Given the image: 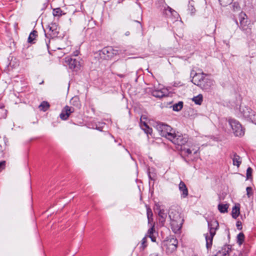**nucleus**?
<instances>
[{"instance_id":"nucleus-39","label":"nucleus","mask_w":256,"mask_h":256,"mask_svg":"<svg viewBox=\"0 0 256 256\" xmlns=\"http://www.w3.org/2000/svg\"><path fill=\"white\" fill-rule=\"evenodd\" d=\"M148 224L150 226V228H154V224L153 221V218H148Z\"/></svg>"},{"instance_id":"nucleus-23","label":"nucleus","mask_w":256,"mask_h":256,"mask_svg":"<svg viewBox=\"0 0 256 256\" xmlns=\"http://www.w3.org/2000/svg\"><path fill=\"white\" fill-rule=\"evenodd\" d=\"M240 26L241 29L244 31H247V32L251 33V28H248L249 30L248 31V21L247 20H240Z\"/></svg>"},{"instance_id":"nucleus-12","label":"nucleus","mask_w":256,"mask_h":256,"mask_svg":"<svg viewBox=\"0 0 256 256\" xmlns=\"http://www.w3.org/2000/svg\"><path fill=\"white\" fill-rule=\"evenodd\" d=\"M74 111L75 109L74 107L66 106L62 110L60 116L62 120H66L68 118L70 114L74 112Z\"/></svg>"},{"instance_id":"nucleus-4","label":"nucleus","mask_w":256,"mask_h":256,"mask_svg":"<svg viewBox=\"0 0 256 256\" xmlns=\"http://www.w3.org/2000/svg\"><path fill=\"white\" fill-rule=\"evenodd\" d=\"M65 62L68 65L69 68L74 72L80 70L82 66V60L80 58L67 57L65 58Z\"/></svg>"},{"instance_id":"nucleus-25","label":"nucleus","mask_w":256,"mask_h":256,"mask_svg":"<svg viewBox=\"0 0 256 256\" xmlns=\"http://www.w3.org/2000/svg\"><path fill=\"white\" fill-rule=\"evenodd\" d=\"M192 100L196 104L200 105L203 100V96L202 94H199L198 95L194 96L192 98Z\"/></svg>"},{"instance_id":"nucleus-27","label":"nucleus","mask_w":256,"mask_h":256,"mask_svg":"<svg viewBox=\"0 0 256 256\" xmlns=\"http://www.w3.org/2000/svg\"><path fill=\"white\" fill-rule=\"evenodd\" d=\"M158 214L159 217L160 218L162 222H164L166 218V214L164 209H161L160 208H158Z\"/></svg>"},{"instance_id":"nucleus-1","label":"nucleus","mask_w":256,"mask_h":256,"mask_svg":"<svg viewBox=\"0 0 256 256\" xmlns=\"http://www.w3.org/2000/svg\"><path fill=\"white\" fill-rule=\"evenodd\" d=\"M209 234H206V246L208 249L210 248L212 244L213 238L216 234V231L219 228V224L216 220L208 222Z\"/></svg>"},{"instance_id":"nucleus-24","label":"nucleus","mask_w":256,"mask_h":256,"mask_svg":"<svg viewBox=\"0 0 256 256\" xmlns=\"http://www.w3.org/2000/svg\"><path fill=\"white\" fill-rule=\"evenodd\" d=\"M52 14L54 16L60 18V16L64 15L65 12H63L60 8L53 9Z\"/></svg>"},{"instance_id":"nucleus-41","label":"nucleus","mask_w":256,"mask_h":256,"mask_svg":"<svg viewBox=\"0 0 256 256\" xmlns=\"http://www.w3.org/2000/svg\"><path fill=\"white\" fill-rule=\"evenodd\" d=\"M246 190V194L248 196L249 198L252 194V188L251 187H247Z\"/></svg>"},{"instance_id":"nucleus-18","label":"nucleus","mask_w":256,"mask_h":256,"mask_svg":"<svg viewBox=\"0 0 256 256\" xmlns=\"http://www.w3.org/2000/svg\"><path fill=\"white\" fill-rule=\"evenodd\" d=\"M50 34L52 36H56L59 32V28L56 23H52L48 26Z\"/></svg>"},{"instance_id":"nucleus-8","label":"nucleus","mask_w":256,"mask_h":256,"mask_svg":"<svg viewBox=\"0 0 256 256\" xmlns=\"http://www.w3.org/2000/svg\"><path fill=\"white\" fill-rule=\"evenodd\" d=\"M192 149L190 148H186L184 146L180 148L182 154L184 156H186L188 158H190V160H193L192 158L190 156L192 152L194 154L197 156L198 152L199 150V148L195 145L194 146H192Z\"/></svg>"},{"instance_id":"nucleus-13","label":"nucleus","mask_w":256,"mask_h":256,"mask_svg":"<svg viewBox=\"0 0 256 256\" xmlns=\"http://www.w3.org/2000/svg\"><path fill=\"white\" fill-rule=\"evenodd\" d=\"M169 217L170 221L184 222V219L181 216L180 214L174 209L171 208L170 210Z\"/></svg>"},{"instance_id":"nucleus-49","label":"nucleus","mask_w":256,"mask_h":256,"mask_svg":"<svg viewBox=\"0 0 256 256\" xmlns=\"http://www.w3.org/2000/svg\"><path fill=\"white\" fill-rule=\"evenodd\" d=\"M242 254V256H248L246 254Z\"/></svg>"},{"instance_id":"nucleus-21","label":"nucleus","mask_w":256,"mask_h":256,"mask_svg":"<svg viewBox=\"0 0 256 256\" xmlns=\"http://www.w3.org/2000/svg\"><path fill=\"white\" fill-rule=\"evenodd\" d=\"M156 235L157 234L154 228H150L148 231V232L146 236V237H149L152 242H156Z\"/></svg>"},{"instance_id":"nucleus-2","label":"nucleus","mask_w":256,"mask_h":256,"mask_svg":"<svg viewBox=\"0 0 256 256\" xmlns=\"http://www.w3.org/2000/svg\"><path fill=\"white\" fill-rule=\"evenodd\" d=\"M169 140L172 143L178 146H180L181 148L184 146L185 144L188 142V138L186 136H183L178 132L176 133L174 132L172 134L169 135Z\"/></svg>"},{"instance_id":"nucleus-5","label":"nucleus","mask_w":256,"mask_h":256,"mask_svg":"<svg viewBox=\"0 0 256 256\" xmlns=\"http://www.w3.org/2000/svg\"><path fill=\"white\" fill-rule=\"evenodd\" d=\"M240 111L242 115L252 122H256V112L248 106H241Z\"/></svg>"},{"instance_id":"nucleus-31","label":"nucleus","mask_w":256,"mask_h":256,"mask_svg":"<svg viewBox=\"0 0 256 256\" xmlns=\"http://www.w3.org/2000/svg\"><path fill=\"white\" fill-rule=\"evenodd\" d=\"M50 107V104L44 101L39 106V108L42 111H46Z\"/></svg>"},{"instance_id":"nucleus-32","label":"nucleus","mask_w":256,"mask_h":256,"mask_svg":"<svg viewBox=\"0 0 256 256\" xmlns=\"http://www.w3.org/2000/svg\"><path fill=\"white\" fill-rule=\"evenodd\" d=\"M70 103L78 108L80 107V102L78 98L77 97L72 98L70 100Z\"/></svg>"},{"instance_id":"nucleus-40","label":"nucleus","mask_w":256,"mask_h":256,"mask_svg":"<svg viewBox=\"0 0 256 256\" xmlns=\"http://www.w3.org/2000/svg\"><path fill=\"white\" fill-rule=\"evenodd\" d=\"M240 20H247V16L246 14L241 12L240 14Z\"/></svg>"},{"instance_id":"nucleus-26","label":"nucleus","mask_w":256,"mask_h":256,"mask_svg":"<svg viewBox=\"0 0 256 256\" xmlns=\"http://www.w3.org/2000/svg\"><path fill=\"white\" fill-rule=\"evenodd\" d=\"M228 204H220L218 205V210L222 213H224L228 212Z\"/></svg>"},{"instance_id":"nucleus-6","label":"nucleus","mask_w":256,"mask_h":256,"mask_svg":"<svg viewBox=\"0 0 256 256\" xmlns=\"http://www.w3.org/2000/svg\"><path fill=\"white\" fill-rule=\"evenodd\" d=\"M156 128L160 132V135L162 136L166 137L168 140L169 136H170L168 135L172 134L174 133V132H172V130L170 126L162 123H157Z\"/></svg>"},{"instance_id":"nucleus-10","label":"nucleus","mask_w":256,"mask_h":256,"mask_svg":"<svg viewBox=\"0 0 256 256\" xmlns=\"http://www.w3.org/2000/svg\"><path fill=\"white\" fill-rule=\"evenodd\" d=\"M150 92L154 97L162 98L167 96L168 90L166 88L162 87L160 88H154L151 90Z\"/></svg>"},{"instance_id":"nucleus-33","label":"nucleus","mask_w":256,"mask_h":256,"mask_svg":"<svg viewBox=\"0 0 256 256\" xmlns=\"http://www.w3.org/2000/svg\"><path fill=\"white\" fill-rule=\"evenodd\" d=\"M244 240V234L242 232L240 233L237 236V242L240 244L241 245Z\"/></svg>"},{"instance_id":"nucleus-16","label":"nucleus","mask_w":256,"mask_h":256,"mask_svg":"<svg viewBox=\"0 0 256 256\" xmlns=\"http://www.w3.org/2000/svg\"><path fill=\"white\" fill-rule=\"evenodd\" d=\"M183 222H178V221H170L171 228L174 232L178 234L180 232Z\"/></svg>"},{"instance_id":"nucleus-36","label":"nucleus","mask_w":256,"mask_h":256,"mask_svg":"<svg viewBox=\"0 0 256 256\" xmlns=\"http://www.w3.org/2000/svg\"><path fill=\"white\" fill-rule=\"evenodd\" d=\"M252 170L251 168L249 167L246 170V178L248 180L252 178Z\"/></svg>"},{"instance_id":"nucleus-45","label":"nucleus","mask_w":256,"mask_h":256,"mask_svg":"<svg viewBox=\"0 0 256 256\" xmlns=\"http://www.w3.org/2000/svg\"><path fill=\"white\" fill-rule=\"evenodd\" d=\"M239 223H240L239 222H237L236 226H237L238 229L241 230L242 228L241 224H240Z\"/></svg>"},{"instance_id":"nucleus-3","label":"nucleus","mask_w":256,"mask_h":256,"mask_svg":"<svg viewBox=\"0 0 256 256\" xmlns=\"http://www.w3.org/2000/svg\"><path fill=\"white\" fill-rule=\"evenodd\" d=\"M228 122L234 134L236 136H242L244 135V130L238 120L233 118H230Z\"/></svg>"},{"instance_id":"nucleus-47","label":"nucleus","mask_w":256,"mask_h":256,"mask_svg":"<svg viewBox=\"0 0 256 256\" xmlns=\"http://www.w3.org/2000/svg\"><path fill=\"white\" fill-rule=\"evenodd\" d=\"M4 108V106L3 104H0V109H3Z\"/></svg>"},{"instance_id":"nucleus-19","label":"nucleus","mask_w":256,"mask_h":256,"mask_svg":"<svg viewBox=\"0 0 256 256\" xmlns=\"http://www.w3.org/2000/svg\"><path fill=\"white\" fill-rule=\"evenodd\" d=\"M178 188L182 192L181 196L183 198L187 197L188 196V190L185 184L181 181L179 184Z\"/></svg>"},{"instance_id":"nucleus-7","label":"nucleus","mask_w":256,"mask_h":256,"mask_svg":"<svg viewBox=\"0 0 256 256\" xmlns=\"http://www.w3.org/2000/svg\"><path fill=\"white\" fill-rule=\"evenodd\" d=\"M118 54L117 50L112 47L108 46L104 48L100 52V56L104 59H110Z\"/></svg>"},{"instance_id":"nucleus-22","label":"nucleus","mask_w":256,"mask_h":256,"mask_svg":"<svg viewBox=\"0 0 256 256\" xmlns=\"http://www.w3.org/2000/svg\"><path fill=\"white\" fill-rule=\"evenodd\" d=\"M240 207L239 204H236L232 208V218H236L240 214Z\"/></svg>"},{"instance_id":"nucleus-20","label":"nucleus","mask_w":256,"mask_h":256,"mask_svg":"<svg viewBox=\"0 0 256 256\" xmlns=\"http://www.w3.org/2000/svg\"><path fill=\"white\" fill-rule=\"evenodd\" d=\"M232 160V163L234 166L239 168L242 163V158L238 156L236 153H234L230 156Z\"/></svg>"},{"instance_id":"nucleus-38","label":"nucleus","mask_w":256,"mask_h":256,"mask_svg":"<svg viewBox=\"0 0 256 256\" xmlns=\"http://www.w3.org/2000/svg\"><path fill=\"white\" fill-rule=\"evenodd\" d=\"M147 242V237L145 236L142 240V250H144L146 246V243Z\"/></svg>"},{"instance_id":"nucleus-15","label":"nucleus","mask_w":256,"mask_h":256,"mask_svg":"<svg viewBox=\"0 0 256 256\" xmlns=\"http://www.w3.org/2000/svg\"><path fill=\"white\" fill-rule=\"evenodd\" d=\"M231 248L228 245H226L222 247L215 254V256H228Z\"/></svg>"},{"instance_id":"nucleus-34","label":"nucleus","mask_w":256,"mask_h":256,"mask_svg":"<svg viewBox=\"0 0 256 256\" xmlns=\"http://www.w3.org/2000/svg\"><path fill=\"white\" fill-rule=\"evenodd\" d=\"M182 102H180L178 104H176L173 106V110L174 111H179L182 108Z\"/></svg>"},{"instance_id":"nucleus-37","label":"nucleus","mask_w":256,"mask_h":256,"mask_svg":"<svg viewBox=\"0 0 256 256\" xmlns=\"http://www.w3.org/2000/svg\"><path fill=\"white\" fill-rule=\"evenodd\" d=\"M146 215L148 218H152L153 216L152 210L149 207L146 208Z\"/></svg>"},{"instance_id":"nucleus-28","label":"nucleus","mask_w":256,"mask_h":256,"mask_svg":"<svg viewBox=\"0 0 256 256\" xmlns=\"http://www.w3.org/2000/svg\"><path fill=\"white\" fill-rule=\"evenodd\" d=\"M38 36V32L36 30H33L29 35L28 38V42L32 43Z\"/></svg>"},{"instance_id":"nucleus-11","label":"nucleus","mask_w":256,"mask_h":256,"mask_svg":"<svg viewBox=\"0 0 256 256\" xmlns=\"http://www.w3.org/2000/svg\"><path fill=\"white\" fill-rule=\"evenodd\" d=\"M215 84L214 81L211 78H204V80L201 83L200 88L203 90H210Z\"/></svg>"},{"instance_id":"nucleus-35","label":"nucleus","mask_w":256,"mask_h":256,"mask_svg":"<svg viewBox=\"0 0 256 256\" xmlns=\"http://www.w3.org/2000/svg\"><path fill=\"white\" fill-rule=\"evenodd\" d=\"M220 4L223 6H226L230 4L233 0H218Z\"/></svg>"},{"instance_id":"nucleus-48","label":"nucleus","mask_w":256,"mask_h":256,"mask_svg":"<svg viewBox=\"0 0 256 256\" xmlns=\"http://www.w3.org/2000/svg\"><path fill=\"white\" fill-rule=\"evenodd\" d=\"M130 34V32H126V33H125V35L126 36H129Z\"/></svg>"},{"instance_id":"nucleus-9","label":"nucleus","mask_w":256,"mask_h":256,"mask_svg":"<svg viewBox=\"0 0 256 256\" xmlns=\"http://www.w3.org/2000/svg\"><path fill=\"white\" fill-rule=\"evenodd\" d=\"M178 240L174 238H172L164 242V244L168 252H172L174 251L177 248Z\"/></svg>"},{"instance_id":"nucleus-30","label":"nucleus","mask_w":256,"mask_h":256,"mask_svg":"<svg viewBox=\"0 0 256 256\" xmlns=\"http://www.w3.org/2000/svg\"><path fill=\"white\" fill-rule=\"evenodd\" d=\"M141 128L148 134H151L152 132V129L150 128L145 122L141 124Z\"/></svg>"},{"instance_id":"nucleus-42","label":"nucleus","mask_w":256,"mask_h":256,"mask_svg":"<svg viewBox=\"0 0 256 256\" xmlns=\"http://www.w3.org/2000/svg\"><path fill=\"white\" fill-rule=\"evenodd\" d=\"M233 10H239L240 9V7L239 4L236 2H234L232 5Z\"/></svg>"},{"instance_id":"nucleus-46","label":"nucleus","mask_w":256,"mask_h":256,"mask_svg":"<svg viewBox=\"0 0 256 256\" xmlns=\"http://www.w3.org/2000/svg\"><path fill=\"white\" fill-rule=\"evenodd\" d=\"M78 54H79V52L78 51V50H76V52H74V56H78Z\"/></svg>"},{"instance_id":"nucleus-14","label":"nucleus","mask_w":256,"mask_h":256,"mask_svg":"<svg viewBox=\"0 0 256 256\" xmlns=\"http://www.w3.org/2000/svg\"><path fill=\"white\" fill-rule=\"evenodd\" d=\"M206 74L203 72L201 74L196 73L194 76L192 81L195 85L200 87L201 83L202 82Z\"/></svg>"},{"instance_id":"nucleus-44","label":"nucleus","mask_w":256,"mask_h":256,"mask_svg":"<svg viewBox=\"0 0 256 256\" xmlns=\"http://www.w3.org/2000/svg\"><path fill=\"white\" fill-rule=\"evenodd\" d=\"M4 144H5L6 146H7L8 144V138L6 136H4Z\"/></svg>"},{"instance_id":"nucleus-17","label":"nucleus","mask_w":256,"mask_h":256,"mask_svg":"<svg viewBox=\"0 0 256 256\" xmlns=\"http://www.w3.org/2000/svg\"><path fill=\"white\" fill-rule=\"evenodd\" d=\"M163 11L168 16L171 15L175 18H178L179 16L178 13L176 11L168 6H166L164 7Z\"/></svg>"},{"instance_id":"nucleus-43","label":"nucleus","mask_w":256,"mask_h":256,"mask_svg":"<svg viewBox=\"0 0 256 256\" xmlns=\"http://www.w3.org/2000/svg\"><path fill=\"white\" fill-rule=\"evenodd\" d=\"M6 166V162L2 161L0 162V171L4 170Z\"/></svg>"},{"instance_id":"nucleus-29","label":"nucleus","mask_w":256,"mask_h":256,"mask_svg":"<svg viewBox=\"0 0 256 256\" xmlns=\"http://www.w3.org/2000/svg\"><path fill=\"white\" fill-rule=\"evenodd\" d=\"M188 10L190 12L192 15L194 14L196 12V10L194 7V2L192 0H191L189 2Z\"/></svg>"}]
</instances>
